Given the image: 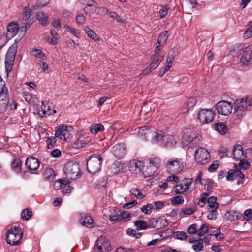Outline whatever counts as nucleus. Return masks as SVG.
<instances>
[{"instance_id":"1","label":"nucleus","mask_w":252,"mask_h":252,"mask_svg":"<svg viewBox=\"0 0 252 252\" xmlns=\"http://www.w3.org/2000/svg\"><path fill=\"white\" fill-rule=\"evenodd\" d=\"M23 236V233L20 228L11 227L7 230L6 240L10 245H17L20 243Z\"/></svg>"},{"instance_id":"2","label":"nucleus","mask_w":252,"mask_h":252,"mask_svg":"<svg viewBox=\"0 0 252 252\" xmlns=\"http://www.w3.org/2000/svg\"><path fill=\"white\" fill-rule=\"evenodd\" d=\"M63 172L67 178L75 180L80 176V169L78 163L69 161L66 163L63 168Z\"/></svg>"},{"instance_id":"3","label":"nucleus","mask_w":252,"mask_h":252,"mask_svg":"<svg viewBox=\"0 0 252 252\" xmlns=\"http://www.w3.org/2000/svg\"><path fill=\"white\" fill-rule=\"evenodd\" d=\"M102 158L100 155L91 156L87 162V169L88 171L94 174L99 171L101 167Z\"/></svg>"},{"instance_id":"4","label":"nucleus","mask_w":252,"mask_h":252,"mask_svg":"<svg viewBox=\"0 0 252 252\" xmlns=\"http://www.w3.org/2000/svg\"><path fill=\"white\" fill-rule=\"evenodd\" d=\"M165 168L167 171L171 174H178L183 169V162L181 159L171 158L167 161Z\"/></svg>"},{"instance_id":"5","label":"nucleus","mask_w":252,"mask_h":252,"mask_svg":"<svg viewBox=\"0 0 252 252\" xmlns=\"http://www.w3.org/2000/svg\"><path fill=\"white\" fill-rule=\"evenodd\" d=\"M71 132H72V127L71 126L62 125L57 127L55 136L61 140L69 141L72 136Z\"/></svg>"},{"instance_id":"6","label":"nucleus","mask_w":252,"mask_h":252,"mask_svg":"<svg viewBox=\"0 0 252 252\" xmlns=\"http://www.w3.org/2000/svg\"><path fill=\"white\" fill-rule=\"evenodd\" d=\"M17 50V45L14 43L8 49L6 55L5 64L6 70L8 72L11 71L12 69Z\"/></svg>"},{"instance_id":"7","label":"nucleus","mask_w":252,"mask_h":252,"mask_svg":"<svg viewBox=\"0 0 252 252\" xmlns=\"http://www.w3.org/2000/svg\"><path fill=\"white\" fill-rule=\"evenodd\" d=\"M217 197L215 196L209 197L207 199V210L209 212L207 218L209 220H215L217 217V209L219 204L216 202Z\"/></svg>"},{"instance_id":"8","label":"nucleus","mask_w":252,"mask_h":252,"mask_svg":"<svg viewBox=\"0 0 252 252\" xmlns=\"http://www.w3.org/2000/svg\"><path fill=\"white\" fill-rule=\"evenodd\" d=\"M111 249L110 241L103 236L98 238L94 248V252H109Z\"/></svg>"},{"instance_id":"9","label":"nucleus","mask_w":252,"mask_h":252,"mask_svg":"<svg viewBox=\"0 0 252 252\" xmlns=\"http://www.w3.org/2000/svg\"><path fill=\"white\" fill-rule=\"evenodd\" d=\"M193 182L191 178H185L173 187V192L175 194H182L186 192Z\"/></svg>"},{"instance_id":"10","label":"nucleus","mask_w":252,"mask_h":252,"mask_svg":"<svg viewBox=\"0 0 252 252\" xmlns=\"http://www.w3.org/2000/svg\"><path fill=\"white\" fill-rule=\"evenodd\" d=\"M210 155L208 151L203 148H199L195 151V159L197 163L204 165L209 161Z\"/></svg>"},{"instance_id":"11","label":"nucleus","mask_w":252,"mask_h":252,"mask_svg":"<svg viewBox=\"0 0 252 252\" xmlns=\"http://www.w3.org/2000/svg\"><path fill=\"white\" fill-rule=\"evenodd\" d=\"M215 112L211 109H202L197 114V118L200 123L206 124L211 122L215 116Z\"/></svg>"},{"instance_id":"12","label":"nucleus","mask_w":252,"mask_h":252,"mask_svg":"<svg viewBox=\"0 0 252 252\" xmlns=\"http://www.w3.org/2000/svg\"><path fill=\"white\" fill-rule=\"evenodd\" d=\"M160 163V159L158 157H155L149 159L148 165L144 172L147 176L154 175L158 170Z\"/></svg>"},{"instance_id":"13","label":"nucleus","mask_w":252,"mask_h":252,"mask_svg":"<svg viewBox=\"0 0 252 252\" xmlns=\"http://www.w3.org/2000/svg\"><path fill=\"white\" fill-rule=\"evenodd\" d=\"M200 140V137L197 136L195 133L190 130H186L184 132L182 136V142L185 144L188 143V147H191L192 145L197 144Z\"/></svg>"},{"instance_id":"14","label":"nucleus","mask_w":252,"mask_h":252,"mask_svg":"<svg viewBox=\"0 0 252 252\" xmlns=\"http://www.w3.org/2000/svg\"><path fill=\"white\" fill-rule=\"evenodd\" d=\"M216 108L220 114L225 116L230 114L233 109L231 103L224 100L218 102L216 104Z\"/></svg>"},{"instance_id":"15","label":"nucleus","mask_w":252,"mask_h":252,"mask_svg":"<svg viewBox=\"0 0 252 252\" xmlns=\"http://www.w3.org/2000/svg\"><path fill=\"white\" fill-rule=\"evenodd\" d=\"M237 177H238L240 180L237 181L238 184L243 183L242 179L244 178V174L238 169L237 166L235 167V169H230L226 176V179L228 181H232Z\"/></svg>"},{"instance_id":"16","label":"nucleus","mask_w":252,"mask_h":252,"mask_svg":"<svg viewBox=\"0 0 252 252\" xmlns=\"http://www.w3.org/2000/svg\"><path fill=\"white\" fill-rule=\"evenodd\" d=\"M240 63L244 65H249L252 64V48L247 47L242 53L240 58Z\"/></svg>"},{"instance_id":"17","label":"nucleus","mask_w":252,"mask_h":252,"mask_svg":"<svg viewBox=\"0 0 252 252\" xmlns=\"http://www.w3.org/2000/svg\"><path fill=\"white\" fill-rule=\"evenodd\" d=\"M42 105L39 110L38 114L41 117H46L53 115L56 113V110L52 103H46L44 104L43 101L42 102Z\"/></svg>"},{"instance_id":"18","label":"nucleus","mask_w":252,"mask_h":252,"mask_svg":"<svg viewBox=\"0 0 252 252\" xmlns=\"http://www.w3.org/2000/svg\"><path fill=\"white\" fill-rule=\"evenodd\" d=\"M128 168L131 173L136 174L140 173L144 168L143 163L139 160H133L129 162Z\"/></svg>"},{"instance_id":"19","label":"nucleus","mask_w":252,"mask_h":252,"mask_svg":"<svg viewBox=\"0 0 252 252\" xmlns=\"http://www.w3.org/2000/svg\"><path fill=\"white\" fill-rule=\"evenodd\" d=\"M112 152L116 158H122L126 154V145L123 143L117 144L112 147Z\"/></svg>"},{"instance_id":"20","label":"nucleus","mask_w":252,"mask_h":252,"mask_svg":"<svg viewBox=\"0 0 252 252\" xmlns=\"http://www.w3.org/2000/svg\"><path fill=\"white\" fill-rule=\"evenodd\" d=\"M25 165L29 171H35L38 168L39 162L38 160L34 157H28L27 158Z\"/></svg>"},{"instance_id":"21","label":"nucleus","mask_w":252,"mask_h":252,"mask_svg":"<svg viewBox=\"0 0 252 252\" xmlns=\"http://www.w3.org/2000/svg\"><path fill=\"white\" fill-rule=\"evenodd\" d=\"M233 155L234 158L237 161L240 160L246 157L243 148L240 145H237L234 146L233 149Z\"/></svg>"},{"instance_id":"22","label":"nucleus","mask_w":252,"mask_h":252,"mask_svg":"<svg viewBox=\"0 0 252 252\" xmlns=\"http://www.w3.org/2000/svg\"><path fill=\"white\" fill-rule=\"evenodd\" d=\"M235 104L238 105V107H240L243 109L248 110L251 106V99L248 97H244L240 99H237Z\"/></svg>"},{"instance_id":"23","label":"nucleus","mask_w":252,"mask_h":252,"mask_svg":"<svg viewBox=\"0 0 252 252\" xmlns=\"http://www.w3.org/2000/svg\"><path fill=\"white\" fill-rule=\"evenodd\" d=\"M189 242L190 243H194L192 245V249L195 252H200L203 249V240L201 238L196 239L194 237L189 238Z\"/></svg>"},{"instance_id":"24","label":"nucleus","mask_w":252,"mask_h":252,"mask_svg":"<svg viewBox=\"0 0 252 252\" xmlns=\"http://www.w3.org/2000/svg\"><path fill=\"white\" fill-rule=\"evenodd\" d=\"M19 30L18 24L16 23L11 22L7 26V36L13 37L16 35Z\"/></svg>"},{"instance_id":"25","label":"nucleus","mask_w":252,"mask_h":252,"mask_svg":"<svg viewBox=\"0 0 252 252\" xmlns=\"http://www.w3.org/2000/svg\"><path fill=\"white\" fill-rule=\"evenodd\" d=\"M164 56V53L163 52L158 54L156 56L153 57V60L149 65L150 68L153 70L157 68L160 63L163 60Z\"/></svg>"},{"instance_id":"26","label":"nucleus","mask_w":252,"mask_h":252,"mask_svg":"<svg viewBox=\"0 0 252 252\" xmlns=\"http://www.w3.org/2000/svg\"><path fill=\"white\" fill-rule=\"evenodd\" d=\"M81 224L87 227L92 228L94 226V221L90 216L84 215L80 220Z\"/></svg>"},{"instance_id":"27","label":"nucleus","mask_w":252,"mask_h":252,"mask_svg":"<svg viewBox=\"0 0 252 252\" xmlns=\"http://www.w3.org/2000/svg\"><path fill=\"white\" fill-rule=\"evenodd\" d=\"M214 128L222 135L225 134L228 131V128L223 122H220L216 123L214 125Z\"/></svg>"},{"instance_id":"28","label":"nucleus","mask_w":252,"mask_h":252,"mask_svg":"<svg viewBox=\"0 0 252 252\" xmlns=\"http://www.w3.org/2000/svg\"><path fill=\"white\" fill-rule=\"evenodd\" d=\"M162 142L164 146L166 147H171L176 143L174 137L170 134L164 135Z\"/></svg>"},{"instance_id":"29","label":"nucleus","mask_w":252,"mask_h":252,"mask_svg":"<svg viewBox=\"0 0 252 252\" xmlns=\"http://www.w3.org/2000/svg\"><path fill=\"white\" fill-rule=\"evenodd\" d=\"M104 130L103 125L101 123L92 124L90 127V132L93 134H96Z\"/></svg>"},{"instance_id":"30","label":"nucleus","mask_w":252,"mask_h":252,"mask_svg":"<svg viewBox=\"0 0 252 252\" xmlns=\"http://www.w3.org/2000/svg\"><path fill=\"white\" fill-rule=\"evenodd\" d=\"M83 30L87 34L88 36L91 39L95 41H99L100 40L99 36L92 30L87 26H85Z\"/></svg>"},{"instance_id":"31","label":"nucleus","mask_w":252,"mask_h":252,"mask_svg":"<svg viewBox=\"0 0 252 252\" xmlns=\"http://www.w3.org/2000/svg\"><path fill=\"white\" fill-rule=\"evenodd\" d=\"M89 142L88 139L83 136H80L73 143V146L75 148H80L86 145Z\"/></svg>"},{"instance_id":"32","label":"nucleus","mask_w":252,"mask_h":252,"mask_svg":"<svg viewBox=\"0 0 252 252\" xmlns=\"http://www.w3.org/2000/svg\"><path fill=\"white\" fill-rule=\"evenodd\" d=\"M240 214L235 211H227L225 214V218L226 219L230 221H232L236 219H239L240 218Z\"/></svg>"},{"instance_id":"33","label":"nucleus","mask_w":252,"mask_h":252,"mask_svg":"<svg viewBox=\"0 0 252 252\" xmlns=\"http://www.w3.org/2000/svg\"><path fill=\"white\" fill-rule=\"evenodd\" d=\"M196 103V100L194 97H190L184 105V109L182 113L187 112L189 109L193 107Z\"/></svg>"},{"instance_id":"34","label":"nucleus","mask_w":252,"mask_h":252,"mask_svg":"<svg viewBox=\"0 0 252 252\" xmlns=\"http://www.w3.org/2000/svg\"><path fill=\"white\" fill-rule=\"evenodd\" d=\"M120 213V217L121 219L120 222H126L130 220V218L133 216V213L128 211H124L121 212L120 210H118Z\"/></svg>"},{"instance_id":"35","label":"nucleus","mask_w":252,"mask_h":252,"mask_svg":"<svg viewBox=\"0 0 252 252\" xmlns=\"http://www.w3.org/2000/svg\"><path fill=\"white\" fill-rule=\"evenodd\" d=\"M150 134V131L147 126L140 127L137 132L138 136L142 139H146L147 136Z\"/></svg>"},{"instance_id":"36","label":"nucleus","mask_w":252,"mask_h":252,"mask_svg":"<svg viewBox=\"0 0 252 252\" xmlns=\"http://www.w3.org/2000/svg\"><path fill=\"white\" fill-rule=\"evenodd\" d=\"M113 211L115 212V214H110L109 215V219L110 220L113 222H117L121 221L120 213L117 208H113Z\"/></svg>"},{"instance_id":"37","label":"nucleus","mask_w":252,"mask_h":252,"mask_svg":"<svg viewBox=\"0 0 252 252\" xmlns=\"http://www.w3.org/2000/svg\"><path fill=\"white\" fill-rule=\"evenodd\" d=\"M157 229H162L168 225V222L166 219L159 217L157 219Z\"/></svg>"},{"instance_id":"38","label":"nucleus","mask_w":252,"mask_h":252,"mask_svg":"<svg viewBox=\"0 0 252 252\" xmlns=\"http://www.w3.org/2000/svg\"><path fill=\"white\" fill-rule=\"evenodd\" d=\"M11 166L15 172H20L21 170L22 162L19 159L15 158L12 162Z\"/></svg>"},{"instance_id":"39","label":"nucleus","mask_w":252,"mask_h":252,"mask_svg":"<svg viewBox=\"0 0 252 252\" xmlns=\"http://www.w3.org/2000/svg\"><path fill=\"white\" fill-rule=\"evenodd\" d=\"M168 32L167 31L162 32L159 35L158 38V44H164L167 40L168 37Z\"/></svg>"},{"instance_id":"40","label":"nucleus","mask_w":252,"mask_h":252,"mask_svg":"<svg viewBox=\"0 0 252 252\" xmlns=\"http://www.w3.org/2000/svg\"><path fill=\"white\" fill-rule=\"evenodd\" d=\"M164 135V133L161 131L155 133L154 135L153 136V142L158 143L160 141H162Z\"/></svg>"},{"instance_id":"41","label":"nucleus","mask_w":252,"mask_h":252,"mask_svg":"<svg viewBox=\"0 0 252 252\" xmlns=\"http://www.w3.org/2000/svg\"><path fill=\"white\" fill-rule=\"evenodd\" d=\"M246 111V110L245 109H243L240 107H238V105L235 104V106L234 107V113L239 119H241L245 115Z\"/></svg>"},{"instance_id":"42","label":"nucleus","mask_w":252,"mask_h":252,"mask_svg":"<svg viewBox=\"0 0 252 252\" xmlns=\"http://www.w3.org/2000/svg\"><path fill=\"white\" fill-rule=\"evenodd\" d=\"M36 17L37 19L41 22L42 25H45L48 23L47 16L43 12H38Z\"/></svg>"},{"instance_id":"43","label":"nucleus","mask_w":252,"mask_h":252,"mask_svg":"<svg viewBox=\"0 0 252 252\" xmlns=\"http://www.w3.org/2000/svg\"><path fill=\"white\" fill-rule=\"evenodd\" d=\"M134 225L137 228V230H146L147 229V225L145 222L142 220H136Z\"/></svg>"},{"instance_id":"44","label":"nucleus","mask_w":252,"mask_h":252,"mask_svg":"<svg viewBox=\"0 0 252 252\" xmlns=\"http://www.w3.org/2000/svg\"><path fill=\"white\" fill-rule=\"evenodd\" d=\"M32 211L29 209H25L21 213V218L25 220H28L32 216Z\"/></svg>"},{"instance_id":"45","label":"nucleus","mask_w":252,"mask_h":252,"mask_svg":"<svg viewBox=\"0 0 252 252\" xmlns=\"http://www.w3.org/2000/svg\"><path fill=\"white\" fill-rule=\"evenodd\" d=\"M239 167L240 169L247 170L251 166L250 163L244 158L239 160Z\"/></svg>"},{"instance_id":"46","label":"nucleus","mask_w":252,"mask_h":252,"mask_svg":"<svg viewBox=\"0 0 252 252\" xmlns=\"http://www.w3.org/2000/svg\"><path fill=\"white\" fill-rule=\"evenodd\" d=\"M48 149H52L56 146V137H48L46 141Z\"/></svg>"},{"instance_id":"47","label":"nucleus","mask_w":252,"mask_h":252,"mask_svg":"<svg viewBox=\"0 0 252 252\" xmlns=\"http://www.w3.org/2000/svg\"><path fill=\"white\" fill-rule=\"evenodd\" d=\"M173 235L174 238L181 240H185L187 238V235L184 231H176L174 233Z\"/></svg>"},{"instance_id":"48","label":"nucleus","mask_w":252,"mask_h":252,"mask_svg":"<svg viewBox=\"0 0 252 252\" xmlns=\"http://www.w3.org/2000/svg\"><path fill=\"white\" fill-rule=\"evenodd\" d=\"M131 194L134 195L137 199H142L144 195L142 194L141 191L138 188H132L130 190Z\"/></svg>"},{"instance_id":"49","label":"nucleus","mask_w":252,"mask_h":252,"mask_svg":"<svg viewBox=\"0 0 252 252\" xmlns=\"http://www.w3.org/2000/svg\"><path fill=\"white\" fill-rule=\"evenodd\" d=\"M171 203L173 205L183 204L184 202V199L182 196H176L171 198Z\"/></svg>"},{"instance_id":"50","label":"nucleus","mask_w":252,"mask_h":252,"mask_svg":"<svg viewBox=\"0 0 252 252\" xmlns=\"http://www.w3.org/2000/svg\"><path fill=\"white\" fill-rule=\"evenodd\" d=\"M209 230V225L206 224H203L201 227L198 229V236L201 237L208 232Z\"/></svg>"},{"instance_id":"51","label":"nucleus","mask_w":252,"mask_h":252,"mask_svg":"<svg viewBox=\"0 0 252 252\" xmlns=\"http://www.w3.org/2000/svg\"><path fill=\"white\" fill-rule=\"evenodd\" d=\"M65 30L66 32L73 34L77 38H80V33L78 30L72 27L67 26L65 28Z\"/></svg>"},{"instance_id":"52","label":"nucleus","mask_w":252,"mask_h":252,"mask_svg":"<svg viewBox=\"0 0 252 252\" xmlns=\"http://www.w3.org/2000/svg\"><path fill=\"white\" fill-rule=\"evenodd\" d=\"M187 232L189 234H197L198 235V227L196 224H192L188 226Z\"/></svg>"},{"instance_id":"53","label":"nucleus","mask_w":252,"mask_h":252,"mask_svg":"<svg viewBox=\"0 0 252 252\" xmlns=\"http://www.w3.org/2000/svg\"><path fill=\"white\" fill-rule=\"evenodd\" d=\"M153 208V205L151 203H149L146 205L143 206L141 208V211L144 214L149 215L151 214Z\"/></svg>"},{"instance_id":"54","label":"nucleus","mask_w":252,"mask_h":252,"mask_svg":"<svg viewBox=\"0 0 252 252\" xmlns=\"http://www.w3.org/2000/svg\"><path fill=\"white\" fill-rule=\"evenodd\" d=\"M252 36V23H250L248 27L244 33L243 37L245 39H248Z\"/></svg>"},{"instance_id":"55","label":"nucleus","mask_w":252,"mask_h":252,"mask_svg":"<svg viewBox=\"0 0 252 252\" xmlns=\"http://www.w3.org/2000/svg\"><path fill=\"white\" fill-rule=\"evenodd\" d=\"M32 53L34 56L42 60H44L46 58L45 55L40 50L34 49L32 51Z\"/></svg>"},{"instance_id":"56","label":"nucleus","mask_w":252,"mask_h":252,"mask_svg":"<svg viewBox=\"0 0 252 252\" xmlns=\"http://www.w3.org/2000/svg\"><path fill=\"white\" fill-rule=\"evenodd\" d=\"M147 229L148 228H156L157 229V219H153L149 221L147 223Z\"/></svg>"},{"instance_id":"57","label":"nucleus","mask_w":252,"mask_h":252,"mask_svg":"<svg viewBox=\"0 0 252 252\" xmlns=\"http://www.w3.org/2000/svg\"><path fill=\"white\" fill-rule=\"evenodd\" d=\"M54 174V171L51 168L46 169L44 171V175L45 178L49 180L53 179V175Z\"/></svg>"},{"instance_id":"58","label":"nucleus","mask_w":252,"mask_h":252,"mask_svg":"<svg viewBox=\"0 0 252 252\" xmlns=\"http://www.w3.org/2000/svg\"><path fill=\"white\" fill-rule=\"evenodd\" d=\"M167 181L168 182L172 183L173 184L174 183H178L179 182V178L178 177L175 175V174H172V175L169 176L167 177Z\"/></svg>"},{"instance_id":"59","label":"nucleus","mask_w":252,"mask_h":252,"mask_svg":"<svg viewBox=\"0 0 252 252\" xmlns=\"http://www.w3.org/2000/svg\"><path fill=\"white\" fill-rule=\"evenodd\" d=\"M219 165V162L218 160H215L209 166L208 170L210 172H213L218 168Z\"/></svg>"},{"instance_id":"60","label":"nucleus","mask_w":252,"mask_h":252,"mask_svg":"<svg viewBox=\"0 0 252 252\" xmlns=\"http://www.w3.org/2000/svg\"><path fill=\"white\" fill-rule=\"evenodd\" d=\"M181 212L184 215H190L194 213V209L192 207L184 208L181 210Z\"/></svg>"},{"instance_id":"61","label":"nucleus","mask_w":252,"mask_h":252,"mask_svg":"<svg viewBox=\"0 0 252 252\" xmlns=\"http://www.w3.org/2000/svg\"><path fill=\"white\" fill-rule=\"evenodd\" d=\"M252 218V210L247 209L245 210L244 214V219L247 220H250Z\"/></svg>"},{"instance_id":"62","label":"nucleus","mask_w":252,"mask_h":252,"mask_svg":"<svg viewBox=\"0 0 252 252\" xmlns=\"http://www.w3.org/2000/svg\"><path fill=\"white\" fill-rule=\"evenodd\" d=\"M164 206V204L162 201H155L154 202V206L153 209H155L157 210H160L163 208Z\"/></svg>"},{"instance_id":"63","label":"nucleus","mask_w":252,"mask_h":252,"mask_svg":"<svg viewBox=\"0 0 252 252\" xmlns=\"http://www.w3.org/2000/svg\"><path fill=\"white\" fill-rule=\"evenodd\" d=\"M76 23L79 25H83L85 21V18L82 14H79L76 17Z\"/></svg>"},{"instance_id":"64","label":"nucleus","mask_w":252,"mask_h":252,"mask_svg":"<svg viewBox=\"0 0 252 252\" xmlns=\"http://www.w3.org/2000/svg\"><path fill=\"white\" fill-rule=\"evenodd\" d=\"M245 158L252 162V148L247 149L245 151Z\"/></svg>"}]
</instances>
